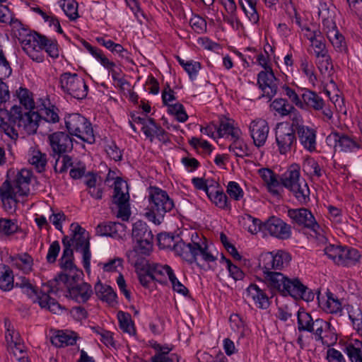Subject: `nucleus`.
<instances>
[{
	"instance_id": "nucleus-1",
	"label": "nucleus",
	"mask_w": 362,
	"mask_h": 362,
	"mask_svg": "<svg viewBox=\"0 0 362 362\" xmlns=\"http://www.w3.org/2000/svg\"><path fill=\"white\" fill-rule=\"evenodd\" d=\"M148 192L149 208L144 216L156 225H160L165 214L174 208V202L166 191L158 187L150 186Z\"/></svg>"
},
{
	"instance_id": "nucleus-2",
	"label": "nucleus",
	"mask_w": 362,
	"mask_h": 362,
	"mask_svg": "<svg viewBox=\"0 0 362 362\" xmlns=\"http://www.w3.org/2000/svg\"><path fill=\"white\" fill-rule=\"evenodd\" d=\"M194 234L192 235V242L185 243L182 239L175 243L173 246V250L177 255L181 257L183 260L188 264L195 263L197 267L202 269V266L197 262V256L201 255L202 259L206 262H212L216 260V257L208 251V246L204 247L193 239Z\"/></svg>"
},
{
	"instance_id": "nucleus-3",
	"label": "nucleus",
	"mask_w": 362,
	"mask_h": 362,
	"mask_svg": "<svg viewBox=\"0 0 362 362\" xmlns=\"http://www.w3.org/2000/svg\"><path fill=\"white\" fill-rule=\"evenodd\" d=\"M300 169L298 164L291 165L281 175V185L291 192L300 204H306L310 201V189L305 181L303 186L299 182Z\"/></svg>"
},
{
	"instance_id": "nucleus-4",
	"label": "nucleus",
	"mask_w": 362,
	"mask_h": 362,
	"mask_svg": "<svg viewBox=\"0 0 362 362\" xmlns=\"http://www.w3.org/2000/svg\"><path fill=\"white\" fill-rule=\"evenodd\" d=\"M64 122L67 132L71 136L90 144L95 142L91 123L81 114H69L64 117Z\"/></svg>"
},
{
	"instance_id": "nucleus-5",
	"label": "nucleus",
	"mask_w": 362,
	"mask_h": 362,
	"mask_svg": "<svg viewBox=\"0 0 362 362\" xmlns=\"http://www.w3.org/2000/svg\"><path fill=\"white\" fill-rule=\"evenodd\" d=\"M116 172L109 170L105 182L108 183L111 180L114 181V194L112 195V203L116 204L118 208V213L117 216L121 218L122 221H128L131 215L130 206L129 203V195L128 192L124 193L122 191V185L125 183L126 187L127 184L123 180L121 177H115Z\"/></svg>"
},
{
	"instance_id": "nucleus-6",
	"label": "nucleus",
	"mask_w": 362,
	"mask_h": 362,
	"mask_svg": "<svg viewBox=\"0 0 362 362\" xmlns=\"http://www.w3.org/2000/svg\"><path fill=\"white\" fill-rule=\"evenodd\" d=\"M59 85L64 93L77 100H83L88 95V87L84 79L77 74L62 73L59 76Z\"/></svg>"
},
{
	"instance_id": "nucleus-7",
	"label": "nucleus",
	"mask_w": 362,
	"mask_h": 362,
	"mask_svg": "<svg viewBox=\"0 0 362 362\" xmlns=\"http://www.w3.org/2000/svg\"><path fill=\"white\" fill-rule=\"evenodd\" d=\"M132 238L136 240L134 251L144 255H149L153 249V235L146 223L139 220L133 224Z\"/></svg>"
},
{
	"instance_id": "nucleus-8",
	"label": "nucleus",
	"mask_w": 362,
	"mask_h": 362,
	"mask_svg": "<svg viewBox=\"0 0 362 362\" xmlns=\"http://www.w3.org/2000/svg\"><path fill=\"white\" fill-rule=\"evenodd\" d=\"M282 289L283 296H290L295 300H303L306 302H311L314 300L315 293L313 290L304 285L298 278H288Z\"/></svg>"
},
{
	"instance_id": "nucleus-9",
	"label": "nucleus",
	"mask_w": 362,
	"mask_h": 362,
	"mask_svg": "<svg viewBox=\"0 0 362 362\" xmlns=\"http://www.w3.org/2000/svg\"><path fill=\"white\" fill-rule=\"evenodd\" d=\"M71 135L64 132H56L48 136L49 145L52 150V156L55 158L57 155L61 156L64 153H70L74 148V139Z\"/></svg>"
},
{
	"instance_id": "nucleus-10",
	"label": "nucleus",
	"mask_w": 362,
	"mask_h": 362,
	"mask_svg": "<svg viewBox=\"0 0 362 362\" xmlns=\"http://www.w3.org/2000/svg\"><path fill=\"white\" fill-rule=\"evenodd\" d=\"M288 216L292 220V223L310 229L316 233L320 228L315 216L308 209H290L288 210Z\"/></svg>"
},
{
	"instance_id": "nucleus-11",
	"label": "nucleus",
	"mask_w": 362,
	"mask_h": 362,
	"mask_svg": "<svg viewBox=\"0 0 362 362\" xmlns=\"http://www.w3.org/2000/svg\"><path fill=\"white\" fill-rule=\"evenodd\" d=\"M279 81V79L275 76L273 70L272 74L271 71L269 69L261 71L257 74L258 87L266 93L265 96L269 98V100H271L276 94L278 90L276 82ZM262 96H264V94H263Z\"/></svg>"
},
{
	"instance_id": "nucleus-12",
	"label": "nucleus",
	"mask_w": 362,
	"mask_h": 362,
	"mask_svg": "<svg viewBox=\"0 0 362 362\" xmlns=\"http://www.w3.org/2000/svg\"><path fill=\"white\" fill-rule=\"evenodd\" d=\"M265 231L279 239L286 240L291 237V226L280 218L272 216L266 221Z\"/></svg>"
},
{
	"instance_id": "nucleus-13",
	"label": "nucleus",
	"mask_w": 362,
	"mask_h": 362,
	"mask_svg": "<svg viewBox=\"0 0 362 362\" xmlns=\"http://www.w3.org/2000/svg\"><path fill=\"white\" fill-rule=\"evenodd\" d=\"M93 293L91 285L87 282H82L66 288L64 296L77 303L83 304L90 298Z\"/></svg>"
},
{
	"instance_id": "nucleus-14",
	"label": "nucleus",
	"mask_w": 362,
	"mask_h": 362,
	"mask_svg": "<svg viewBox=\"0 0 362 362\" xmlns=\"http://www.w3.org/2000/svg\"><path fill=\"white\" fill-rule=\"evenodd\" d=\"M81 276H83L79 272H76L73 275H69L64 272H61L58 273L55 277L47 281V285L49 288V292H57L59 289L58 286L60 282H62L66 288L71 287L72 286L78 285L79 281L81 279Z\"/></svg>"
},
{
	"instance_id": "nucleus-15",
	"label": "nucleus",
	"mask_w": 362,
	"mask_h": 362,
	"mask_svg": "<svg viewBox=\"0 0 362 362\" xmlns=\"http://www.w3.org/2000/svg\"><path fill=\"white\" fill-rule=\"evenodd\" d=\"M276 141L281 154H286L291 151V146L296 141V132L292 127L286 124L276 132Z\"/></svg>"
},
{
	"instance_id": "nucleus-16",
	"label": "nucleus",
	"mask_w": 362,
	"mask_h": 362,
	"mask_svg": "<svg viewBox=\"0 0 362 362\" xmlns=\"http://www.w3.org/2000/svg\"><path fill=\"white\" fill-rule=\"evenodd\" d=\"M287 279L286 276L279 272H264L263 279L257 278L258 281H262L267 285L273 295L276 292L282 295V289Z\"/></svg>"
},
{
	"instance_id": "nucleus-17",
	"label": "nucleus",
	"mask_w": 362,
	"mask_h": 362,
	"mask_svg": "<svg viewBox=\"0 0 362 362\" xmlns=\"http://www.w3.org/2000/svg\"><path fill=\"white\" fill-rule=\"evenodd\" d=\"M332 136L334 137L335 142V151H337V148L339 147L340 151L342 152L351 153L354 152L355 149L362 148V144L346 134L334 131L331 133L329 137Z\"/></svg>"
},
{
	"instance_id": "nucleus-18",
	"label": "nucleus",
	"mask_w": 362,
	"mask_h": 362,
	"mask_svg": "<svg viewBox=\"0 0 362 362\" xmlns=\"http://www.w3.org/2000/svg\"><path fill=\"white\" fill-rule=\"evenodd\" d=\"M11 170L7 172L6 180L2 183L0 187V199L2 202L3 206L6 211L12 209V205L11 204L10 200H12L15 204L14 206L16 207V204L18 202L16 195L17 192H15L14 187H13L11 182L8 177V175Z\"/></svg>"
},
{
	"instance_id": "nucleus-19",
	"label": "nucleus",
	"mask_w": 362,
	"mask_h": 362,
	"mask_svg": "<svg viewBox=\"0 0 362 362\" xmlns=\"http://www.w3.org/2000/svg\"><path fill=\"white\" fill-rule=\"evenodd\" d=\"M269 129L268 124L264 119L254 120L252 122L250 126V131L256 146L260 147L265 144Z\"/></svg>"
},
{
	"instance_id": "nucleus-20",
	"label": "nucleus",
	"mask_w": 362,
	"mask_h": 362,
	"mask_svg": "<svg viewBox=\"0 0 362 362\" xmlns=\"http://www.w3.org/2000/svg\"><path fill=\"white\" fill-rule=\"evenodd\" d=\"M235 121L223 115L219 116L218 125L217 124V137L222 138L225 134L230 135L232 139H238L241 134L239 127L234 126Z\"/></svg>"
},
{
	"instance_id": "nucleus-21",
	"label": "nucleus",
	"mask_w": 362,
	"mask_h": 362,
	"mask_svg": "<svg viewBox=\"0 0 362 362\" xmlns=\"http://www.w3.org/2000/svg\"><path fill=\"white\" fill-rule=\"evenodd\" d=\"M300 144L310 152H313L316 149V131L308 127H298L296 130Z\"/></svg>"
},
{
	"instance_id": "nucleus-22",
	"label": "nucleus",
	"mask_w": 362,
	"mask_h": 362,
	"mask_svg": "<svg viewBox=\"0 0 362 362\" xmlns=\"http://www.w3.org/2000/svg\"><path fill=\"white\" fill-rule=\"evenodd\" d=\"M36 36L37 40L35 43V46H37L40 50H45L53 59L59 57V45L56 40L49 39L47 36L42 34Z\"/></svg>"
},
{
	"instance_id": "nucleus-23",
	"label": "nucleus",
	"mask_w": 362,
	"mask_h": 362,
	"mask_svg": "<svg viewBox=\"0 0 362 362\" xmlns=\"http://www.w3.org/2000/svg\"><path fill=\"white\" fill-rule=\"evenodd\" d=\"M33 175L32 170L23 168L17 173L15 180H13L14 187L18 189L17 193L20 196L28 197L30 194V189L28 187L24 189L23 185H29Z\"/></svg>"
},
{
	"instance_id": "nucleus-24",
	"label": "nucleus",
	"mask_w": 362,
	"mask_h": 362,
	"mask_svg": "<svg viewBox=\"0 0 362 362\" xmlns=\"http://www.w3.org/2000/svg\"><path fill=\"white\" fill-rule=\"evenodd\" d=\"M304 93L302 94V102L304 103L303 109L307 110L313 108L315 110H321L325 105L324 100L319 96L315 91L308 88L303 89Z\"/></svg>"
},
{
	"instance_id": "nucleus-25",
	"label": "nucleus",
	"mask_w": 362,
	"mask_h": 362,
	"mask_svg": "<svg viewBox=\"0 0 362 362\" xmlns=\"http://www.w3.org/2000/svg\"><path fill=\"white\" fill-rule=\"evenodd\" d=\"M21 233V239L27 236V231L17 225L16 219L0 218V234L5 236H11L14 233Z\"/></svg>"
},
{
	"instance_id": "nucleus-26",
	"label": "nucleus",
	"mask_w": 362,
	"mask_h": 362,
	"mask_svg": "<svg viewBox=\"0 0 362 362\" xmlns=\"http://www.w3.org/2000/svg\"><path fill=\"white\" fill-rule=\"evenodd\" d=\"M247 291L259 308L267 309L269 307L270 301L268 296L257 285L251 284L247 288Z\"/></svg>"
},
{
	"instance_id": "nucleus-27",
	"label": "nucleus",
	"mask_w": 362,
	"mask_h": 362,
	"mask_svg": "<svg viewBox=\"0 0 362 362\" xmlns=\"http://www.w3.org/2000/svg\"><path fill=\"white\" fill-rule=\"evenodd\" d=\"M30 111L25 112L21 126L30 134H35L39 126V122L42 120V114L38 112Z\"/></svg>"
},
{
	"instance_id": "nucleus-28",
	"label": "nucleus",
	"mask_w": 362,
	"mask_h": 362,
	"mask_svg": "<svg viewBox=\"0 0 362 362\" xmlns=\"http://www.w3.org/2000/svg\"><path fill=\"white\" fill-rule=\"evenodd\" d=\"M361 257L358 250L348 246H343L339 258L340 259L339 265L344 267L354 266L359 262Z\"/></svg>"
},
{
	"instance_id": "nucleus-29",
	"label": "nucleus",
	"mask_w": 362,
	"mask_h": 362,
	"mask_svg": "<svg viewBox=\"0 0 362 362\" xmlns=\"http://www.w3.org/2000/svg\"><path fill=\"white\" fill-rule=\"evenodd\" d=\"M50 293L49 291L47 293L41 292V296L37 297V303L40 308L47 309L54 314L58 313L59 310H66L56 299L49 296Z\"/></svg>"
},
{
	"instance_id": "nucleus-30",
	"label": "nucleus",
	"mask_w": 362,
	"mask_h": 362,
	"mask_svg": "<svg viewBox=\"0 0 362 362\" xmlns=\"http://www.w3.org/2000/svg\"><path fill=\"white\" fill-rule=\"evenodd\" d=\"M298 330L299 332H314V320L311 315L300 308L297 313Z\"/></svg>"
},
{
	"instance_id": "nucleus-31",
	"label": "nucleus",
	"mask_w": 362,
	"mask_h": 362,
	"mask_svg": "<svg viewBox=\"0 0 362 362\" xmlns=\"http://www.w3.org/2000/svg\"><path fill=\"white\" fill-rule=\"evenodd\" d=\"M78 336L74 332L68 334L63 331H59L57 334L51 338L52 344L57 347H64L76 344Z\"/></svg>"
},
{
	"instance_id": "nucleus-32",
	"label": "nucleus",
	"mask_w": 362,
	"mask_h": 362,
	"mask_svg": "<svg viewBox=\"0 0 362 362\" xmlns=\"http://www.w3.org/2000/svg\"><path fill=\"white\" fill-rule=\"evenodd\" d=\"M124 225L117 222H103L96 227V234L100 236L115 238L117 235V227L124 228Z\"/></svg>"
},
{
	"instance_id": "nucleus-33",
	"label": "nucleus",
	"mask_w": 362,
	"mask_h": 362,
	"mask_svg": "<svg viewBox=\"0 0 362 362\" xmlns=\"http://www.w3.org/2000/svg\"><path fill=\"white\" fill-rule=\"evenodd\" d=\"M291 260V255L289 252L279 250L276 252L273 251V270H281L284 267L289 264Z\"/></svg>"
},
{
	"instance_id": "nucleus-34",
	"label": "nucleus",
	"mask_w": 362,
	"mask_h": 362,
	"mask_svg": "<svg viewBox=\"0 0 362 362\" xmlns=\"http://www.w3.org/2000/svg\"><path fill=\"white\" fill-rule=\"evenodd\" d=\"M18 40L23 45V47L25 46H35V42H37V36L40 35V33L36 31H31L28 25H24L22 29H20L18 31Z\"/></svg>"
},
{
	"instance_id": "nucleus-35",
	"label": "nucleus",
	"mask_w": 362,
	"mask_h": 362,
	"mask_svg": "<svg viewBox=\"0 0 362 362\" xmlns=\"http://www.w3.org/2000/svg\"><path fill=\"white\" fill-rule=\"evenodd\" d=\"M13 287V274L9 266L3 264L0 268V288L6 291Z\"/></svg>"
},
{
	"instance_id": "nucleus-36",
	"label": "nucleus",
	"mask_w": 362,
	"mask_h": 362,
	"mask_svg": "<svg viewBox=\"0 0 362 362\" xmlns=\"http://www.w3.org/2000/svg\"><path fill=\"white\" fill-rule=\"evenodd\" d=\"M270 107L277 112L281 116L288 115L291 112H297L293 105L288 103L284 98H276L270 105Z\"/></svg>"
},
{
	"instance_id": "nucleus-37",
	"label": "nucleus",
	"mask_w": 362,
	"mask_h": 362,
	"mask_svg": "<svg viewBox=\"0 0 362 362\" xmlns=\"http://www.w3.org/2000/svg\"><path fill=\"white\" fill-rule=\"evenodd\" d=\"M209 199L221 209L230 210V204L228 198L223 189H216L214 192L208 194Z\"/></svg>"
},
{
	"instance_id": "nucleus-38",
	"label": "nucleus",
	"mask_w": 362,
	"mask_h": 362,
	"mask_svg": "<svg viewBox=\"0 0 362 362\" xmlns=\"http://www.w3.org/2000/svg\"><path fill=\"white\" fill-rule=\"evenodd\" d=\"M117 318L119 320V328L124 332L129 334H135L136 329L134 323L131 318V315L122 310L117 313Z\"/></svg>"
},
{
	"instance_id": "nucleus-39",
	"label": "nucleus",
	"mask_w": 362,
	"mask_h": 362,
	"mask_svg": "<svg viewBox=\"0 0 362 362\" xmlns=\"http://www.w3.org/2000/svg\"><path fill=\"white\" fill-rule=\"evenodd\" d=\"M74 162L71 156L66 153H64L61 156L57 155L54 165V171L55 173H64L67 172L69 168H72Z\"/></svg>"
},
{
	"instance_id": "nucleus-40",
	"label": "nucleus",
	"mask_w": 362,
	"mask_h": 362,
	"mask_svg": "<svg viewBox=\"0 0 362 362\" xmlns=\"http://www.w3.org/2000/svg\"><path fill=\"white\" fill-rule=\"evenodd\" d=\"M17 97L25 109L33 110L35 109V102L33 98V93L26 88L21 87L16 92Z\"/></svg>"
},
{
	"instance_id": "nucleus-41",
	"label": "nucleus",
	"mask_w": 362,
	"mask_h": 362,
	"mask_svg": "<svg viewBox=\"0 0 362 362\" xmlns=\"http://www.w3.org/2000/svg\"><path fill=\"white\" fill-rule=\"evenodd\" d=\"M232 139L233 143L229 146L228 149L230 151L235 152V156L243 158L251 155V153H249V148L247 145L244 144L243 141L240 139V137L237 139Z\"/></svg>"
},
{
	"instance_id": "nucleus-42",
	"label": "nucleus",
	"mask_w": 362,
	"mask_h": 362,
	"mask_svg": "<svg viewBox=\"0 0 362 362\" xmlns=\"http://www.w3.org/2000/svg\"><path fill=\"white\" fill-rule=\"evenodd\" d=\"M281 176L279 177V175L274 173L272 177H269V181L267 185L269 192H270L274 197H276L279 199H281L282 197L281 191H284L282 187H280L281 185Z\"/></svg>"
},
{
	"instance_id": "nucleus-43",
	"label": "nucleus",
	"mask_w": 362,
	"mask_h": 362,
	"mask_svg": "<svg viewBox=\"0 0 362 362\" xmlns=\"http://www.w3.org/2000/svg\"><path fill=\"white\" fill-rule=\"evenodd\" d=\"M238 4L250 21L253 24H257L259 21V16L256 8L257 1L255 2L254 5H245L243 0H239Z\"/></svg>"
},
{
	"instance_id": "nucleus-44",
	"label": "nucleus",
	"mask_w": 362,
	"mask_h": 362,
	"mask_svg": "<svg viewBox=\"0 0 362 362\" xmlns=\"http://www.w3.org/2000/svg\"><path fill=\"white\" fill-rule=\"evenodd\" d=\"M176 59L180 65L183 67L185 71L188 74L191 79L197 75L202 68V64L199 62H192V61L185 62L180 57L176 56Z\"/></svg>"
},
{
	"instance_id": "nucleus-45",
	"label": "nucleus",
	"mask_w": 362,
	"mask_h": 362,
	"mask_svg": "<svg viewBox=\"0 0 362 362\" xmlns=\"http://www.w3.org/2000/svg\"><path fill=\"white\" fill-rule=\"evenodd\" d=\"M29 163L35 165L38 173H42L45 170V166L47 165V156L45 153H41L40 151L35 152L29 160Z\"/></svg>"
},
{
	"instance_id": "nucleus-46",
	"label": "nucleus",
	"mask_w": 362,
	"mask_h": 362,
	"mask_svg": "<svg viewBox=\"0 0 362 362\" xmlns=\"http://www.w3.org/2000/svg\"><path fill=\"white\" fill-rule=\"evenodd\" d=\"M175 235L172 233L162 232L158 234L157 240L158 245L160 249H168L171 248L172 245L174 243Z\"/></svg>"
},
{
	"instance_id": "nucleus-47",
	"label": "nucleus",
	"mask_w": 362,
	"mask_h": 362,
	"mask_svg": "<svg viewBox=\"0 0 362 362\" xmlns=\"http://www.w3.org/2000/svg\"><path fill=\"white\" fill-rule=\"evenodd\" d=\"M226 192L231 199L235 201L240 200L244 195L243 190L239 184L234 181H230L228 182Z\"/></svg>"
},
{
	"instance_id": "nucleus-48",
	"label": "nucleus",
	"mask_w": 362,
	"mask_h": 362,
	"mask_svg": "<svg viewBox=\"0 0 362 362\" xmlns=\"http://www.w3.org/2000/svg\"><path fill=\"white\" fill-rule=\"evenodd\" d=\"M273 252L262 253L259 256V267H261L264 272H272Z\"/></svg>"
},
{
	"instance_id": "nucleus-49",
	"label": "nucleus",
	"mask_w": 362,
	"mask_h": 362,
	"mask_svg": "<svg viewBox=\"0 0 362 362\" xmlns=\"http://www.w3.org/2000/svg\"><path fill=\"white\" fill-rule=\"evenodd\" d=\"M351 362H362V350L353 344H349L344 349Z\"/></svg>"
},
{
	"instance_id": "nucleus-50",
	"label": "nucleus",
	"mask_w": 362,
	"mask_h": 362,
	"mask_svg": "<svg viewBox=\"0 0 362 362\" xmlns=\"http://www.w3.org/2000/svg\"><path fill=\"white\" fill-rule=\"evenodd\" d=\"M342 248L343 246L341 245H329L325 248L324 252L329 259H332L334 263L339 265L340 261L339 258V255H341Z\"/></svg>"
},
{
	"instance_id": "nucleus-51",
	"label": "nucleus",
	"mask_w": 362,
	"mask_h": 362,
	"mask_svg": "<svg viewBox=\"0 0 362 362\" xmlns=\"http://www.w3.org/2000/svg\"><path fill=\"white\" fill-rule=\"evenodd\" d=\"M10 122L16 124L18 122V126H21V121L23 120L24 114L22 112V107L20 105H13L10 111H7Z\"/></svg>"
},
{
	"instance_id": "nucleus-52",
	"label": "nucleus",
	"mask_w": 362,
	"mask_h": 362,
	"mask_svg": "<svg viewBox=\"0 0 362 362\" xmlns=\"http://www.w3.org/2000/svg\"><path fill=\"white\" fill-rule=\"evenodd\" d=\"M62 8L71 21H75L79 17L78 13V3L76 1L71 0L69 1L66 5L64 4Z\"/></svg>"
},
{
	"instance_id": "nucleus-53",
	"label": "nucleus",
	"mask_w": 362,
	"mask_h": 362,
	"mask_svg": "<svg viewBox=\"0 0 362 362\" xmlns=\"http://www.w3.org/2000/svg\"><path fill=\"white\" fill-rule=\"evenodd\" d=\"M172 348L168 347V345L163 346V349L160 352H157L153 356L151 357V362H175L173 358L168 356Z\"/></svg>"
},
{
	"instance_id": "nucleus-54",
	"label": "nucleus",
	"mask_w": 362,
	"mask_h": 362,
	"mask_svg": "<svg viewBox=\"0 0 362 362\" xmlns=\"http://www.w3.org/2000/svg\"><path fill=\"white\" fill-rule=\"evenodd\" d=\"M323 310L327 313H337L341 311V303L337 298L326 300L323 305Z\"/></svg>"
},
{
	"instance_id": "nucleus-55",
	"label": "nucleus",
	"mask_w": 362,
	"mask_h": 362,
	"mask_svg": "<svg viewBox=\"0 0 362 362\" xmlns=\"http://www.w3.org/2000/svg\"><path fill=\"white\" fill-rule=\"evenodd\" d=\"M105 151L111 159L115 161H120L122 159V153L117 147L116 143L112 141L110 144L105 146Z\"/></svg>"
},
{
	"instance_id": "nucleus-56",
	"label": "nucleus",
	"mask_w": 362,
	"mask_h": 362,
	"mask_svg": "<svg viewBox=\"0 0 362 362\" xmlns=\"http://www.w3.org/2000/svg\"><path fill=\"white\" fill-rule=\"evenodd\" d=\"M86 167L85 163L79 160L75 165H73L70 170L69 175L72 179L78 180L81 178L83 176H86Z\"/></svg>"
},
{
	"instance_id": "nucleus-57",
	"label": "nucleus",
	"mask_w": 362,
	"mask_h": 362,
	"mask_svg": "<svg viewBox=\"0 0 362 362\" xmlns=\"http://www.w3.org/2000/svg\"><path fill=\"white\" fill-rule=\"evenodd\" d=\"M60 245L59 241L54 240L52 242V243L49 245L47 255L46 256L47 262L49 264H54L57 261V258L59 255V253L60 252Z\"/></svg>"
},
{
	"instance_id": "nucleus-58",
	"label": "nucleus",
	"mask_w": 362,
	"mask_h": 362,
	"mask_svg": "<svg viewBox=\"0 0 362 362\" xmlns=\"http://www.w3.org/2000/svg\"><path fill=\"white\" fill-rule=\"evenodd\" d=\"M54 109H56L58 111V108H57L54 105H52L51 107H45L43 110L45 115H42V119H43L46 122H58L59 120V117L58 115V113L54 110Z\"/></svg>"
},
{
	"instance_id": "nucleus-59",
	"label": "nucleus",
	"mask_w": 362,
	"mask_h": 362,
	"mask_svg": "<svg viewBox=\"0 0 362 362\" xmlns=\"http://www.w3.org/2000/svg\"><path fill=\"white\" fill-rule=\"evenodd\" d=\"M37 46H25L23 47V49L28 57L34 62L42 63L44 62V55L40 52V49H36Z\"/></svg>"
},
{
	"instance_id": "nucleus-60",
	"label": "nucleus",
	"mask_w": 362,
	"mask_h": 362,
	"mask_svg": "<svg viewBox=\"0 0 362 362\" xmlns=\"http://www.w3.org/2000/svg\"><path fill=\"white\" fill-rule=\"evenodd\" d=\"M189 24L192 29L197 33H202L206 30V21L199 16L191 18Z\"/></svg>"
},
{
	"instance_id": "nucleus-61",
	"label": "nucleus",
	"mask_w": 362,
	"mask_h": 362,
	"mask_svg": "<svg viewBox=\"0 0 362 362\" xmlns=\"http://www.w3.org/2000/svg\"><path fill=\"white\" fill-rule=\"evenodd\" d=\"M282 88L286 91V95L293 104L299 108H303L305 104L303 103L302 100L293 89L291 88L286 84L282 86Z\"/></svg>"
},
{
	"instance_id": "nucleus-62",
	"label": "nucleus",
	"mask_w": 362,
	"mask_h": 362,
	"mask_svg": "<svg viewBox=\"0 0 362 362\" xmlns=\"http://www.w3.org/2000/svg\"><path fill=\"white\" fill-rule=\"evenodd\" d=\"M105 294H103L99 298L100 300L107 303L109 305L113 306L115 303H117V295L114 289L108 286L105 290Z\"/></svg>"
},
{
	"instance_id": "nucleus-63",
	"label": "nucleus",
	"mask_w": 362,
	"mask_h": 362,
	"mask_svg": "<svg viewBox=\"0 0 362 362\" xmlns=\"http://www.w3.org/2000/svg\"><path fill=\"white\" fill-rule=\"evenodd\" d=\"M313 45L315 47V53L317 57H324L327 56L328 51L326 49L325 41L324 37L315 40Z\"/></svg>"
},
{
	"instance_id": "nucleus-64",
	"label": "nucleus",
	"mask_w": 362,
	"mask_h": 362,
	"mask_svg": "<svg viewBox=\"0 0 362 362\" xmlns=\"http://www.w3.org/2000/svg\"><path fill=\"white\" fill-rule=\"evenodd\" d=\"M326 358L328 362H346L341 353L333 348L328 349Z\"/></svg>"
}]
</instances>
